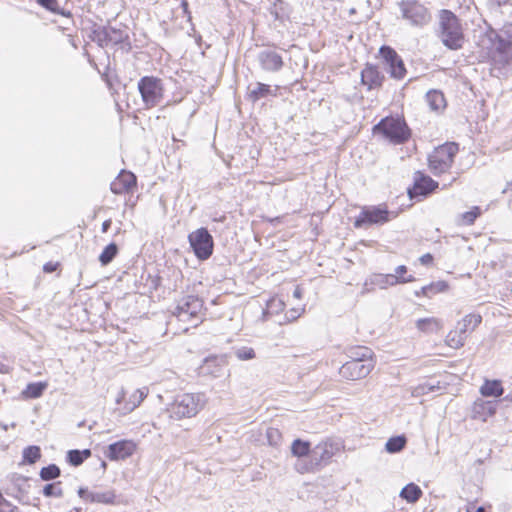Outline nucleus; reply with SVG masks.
<instances>
[{
    "mask_svg": "<svg viewBox=\"0 0 512 512\" xmlns=\"http://www.w3.org/2000/svg\"><path fill=\"white\" fill-rule=\"evenodd\" d=\"M339 450V444L331 441L319 443L313 450L314 458L323 463H327Z\"/></svg>",
    "mask_w": 512,
    "mask_h": 512,
    "instance_id": "obj_17",
    "label": "nucleus"
},
{
    "mask_svg": "<svg viewBox=\"0 0 512 512\" xmlns=\"http://www.w3.org/2000/svg\"><path fill=\"white\" fill-rule=\"evenodd\" d=\"M43 495L46 497H62L63 490L60 487V482L47 484L43 488Z\"/></svg>",
    "mask_w": 512,
    "mask_h": 512,
    "instance_id": "obj_43",
    "label": "nucleus"
},
{
    "mask_svg": "<svg viewBox=\"0 0 512 512\" xmlns=\"http://www.w3.org/2000/svg\"><path fill=\"white\" fill-rule=\"evenodd\" d=\"M476 512H485V508H484V507H482V506H481V507H478V508L476 509Z\"/></svg>",
    "mask_w": 512,
    "mask_h": 512,
    "instance_id": "obj_54",
    "label": "nucleus"
},
{
    "mask_svg": "<svg viewBox=\"0 0 512 512\" xmlns=\"http://www.w3.org/2000/svg\"><path fill=\"white\" fill-rule=\"evenodd\" d=\"M448 289V284L445 281H437L434 283H431L427 286H424L421 288L420 291L416 292L417 296L423 295L428 298H431L432 296L445 292Z\"/></svg>",
    "mask_w": 512,
    "mask_h": 512,
    "instance_id": "obj_27",
    "label": "nucleus"
},
{
    "mask_svg": "<svg viewBox=\"0 0 512 512\" xmlns=\"http://www.w3.org/2000/svg\"><path fill=\"white\" fill-rule=\"evenodd\" d=\"M60 476V469L57 465L51 464L43 467L40 471V477L44 481L53 480Z\"/></svg>",
    "mask_w": 512,
    "mask_h": 512,
    "instance_id": "obj_39",
    "label": "nucleus"
},
{
    "mask_svg": "<svg viewBox=\"0 0 512 512\" xmlns=\"http://www.w3.org/2000/svg\"><path fill=\"white\" fill-rule=\"evenodd\" d=\"M414 277L409 275L408 277H398L397 275L392 274H375L371 277V284L379 287L380 289H385L388 286H394L399 283H408L413 282Z\"/></svg>",
    "mask_w": 512,
    "mask_h": 512,
    "instance_id": "obj_16",
    "label": "nucleus"
},
{
    "mask_svg": "<svg viewBox=\"0 0 512 512\" xmlns=\"http://www.w3.org/2000/svg\"><path fill=\"white\" fill-rule=\"evenodd\" d=\"M249 99L253 102H256L262 98H265L269 95H275L273 90L270 88L269 85L263 84V83H256L253 88L249 87Z\"/></svg>",
    "mask_w": 512,
    "mask_h": 512,
    "instance_id": "obj_26",
    "label": "nucleus"
},
{
    "mask_svg": "<svg viewBox=\"0 0 512 512\" xmlns=\"http://www.w3.org/2000/svg\"><path fill=\"white\" fill-rule=\"evenodd\" d=\"M458 150V144L454 142H447L435 148L428 157V165L431 172L434 175H441L447 172L451 168Z\"/></svg>",
    "mask_w": 512,
    "mask_h": 512,
    "instance_id": "obj_4",
    "label": "nucleus"
},
{
    "mask_svg": "<svg viewBox=\"0 0 512 512\" xmlns=\"http://www.w3.org/2000/svg\"><path fill=\"white\" fill-rule=\"evenodd\" d=\"M509 191L512 192V180L507 182L506 187L503 189L502 193L505 194Z\"/></svg>",
    "mask_w": 512,
    "mask_h": 512,
    "instance_id": "obj_52",
    "label": "nucleus"
},
{
    "mask_svg": "<svg viewBox=\"0 0 512 512\" xmlns=\"http://www.w3.org/2000/svg\"><path fill=\"white\" fill-rule=\"evenodd\" d=\"M285 307L284 302L277 297H273L267 301L266 309L264 310V316L277 314L282 311Z\"/></svg>",
    "mask_w": 512,
    "mask_h": 512,
    "instance_id": "obj_37",
    "label": "nucleus"
},
{
    "mask_svg": "<svg viewBox=\"0 0 512 512\" xmlns=\"http://www.w3.org/2000/svg\"><path fill=\"white\" fill-rule=\"evenodd\" d=\"M389 66V72L392 77L396 79H402L406 73V69L404 67V63L401 60V58H398L394 62L388 65Z\"/></svg>",
    "mask_w": 512,
    "mask_h": 512,
    "instance_id": "obj_38",
    "label": "nucleus"
},
{
    "mask_svg": "<svg viewBox=\"0 0 512 512\" xmlns=\"http://www.w3.org/2000/svg\"><path fill=\"white\" fill-rule=\"evenodd\" d=\"M188 240L195 255L200 260L208 259L213 252V238L205 228H199L189 234Z\"/></svg>",
    "mask_w": 512,
    "mask_h": 512,
    "instance_id": "obj_9",
    "label": "nucleus"
},
{
    "mask_svg": "<svg viewBox=\"0 0 512 512\" xmlns=\"http://www.w3.org/2000/svg\"><path fill=\"white\" fill-rule=\"evenodd\" d=\"M37 2L48 10L55 11L57 7L56 0H37Z\"/></svg>",
    "mask_w": 512,
    "mask_h": 512,
    "instance_id": "obj_45",
    "label": "nucleus"
},
{
    "mask_svg": "<svg viewBox=\"0 0 512 512\" xmlns=\"http://www.w3.org/2000/svg\"><path fill=\"white\" fill-rule=\"evenodd\" d=\"M273 13L275 14V18H276V19L280 18V15L278 14V12H277V11H275V12H273Z\"/></svg>",
    "mask_w": 512,
    "mask_h": 512,
    "instance_id": "obj_55",
    "label": "nucleus"
},
{
    "mask_svg": "<svg viewBox=\"0 0 512 512\" xmlns=\"http://www.w3.org/2000/svg\"><path fill=\"white\" fill-rule=\"evenodd\" d=\"M182 5H183V7H186V6H187V2H186V1H183V2H182Z\"/></svg>",
    "mask_w": 512,
    "mask_h": 512,
    "instance_id": "obj_56",
    "label": "nucleus"
},
{
    "mask_svg": "<svg viewBox=\"0 0 512 512\" xmlns=\"http://www.w3.org/2000/svg\"><path fill=\"white\" fill-rule=\"evenodd\" d=\"M41 456L40 448L38 446H29L23 451V458L29 464L35 463Z\"/></svg>",
    "mask_w": 512,
    "mask_h": 512,
    "instance_id": "obj_41",
    "label": "nucleus"
},
{
    "mask_svg": "<svg viewBox=\"0 0 512 512\" xmlns=\"http://www.w3.org/2000/svg\"><path fill=\"white\" fill-rule=\"evenodd\" d=\"M91 456V451L89 449L85 450H70L67 454L68 461L73 466H79L83 463L85 459Z\"/></svg>",
    "mask_w": 512,
    "mask_h": 512,
    "instance_id": "obj_31",
    "label": "nucleus"
},
{
    "mask_svg": "<svg viewBox=\"0 0 512 512\" xmlns=\"http://www.w3.org/2000/svg\"><path fill=\"white\" fill-rule=\"evenodd\" d=\"M480 214V208L475 206L470 211H467L460 215V224L472 225Z\"/></svg>",
    "mask_w": 512,
    "mask_h": 512,
    "instance_id": "obj_40",
    "label": "nucleus"
},
{
    "mask_svg": "<svg viewBox=\"0 0 512 512\" xmlns=\"http://www.w3.org/2000/svg\"><path fill=\"white\" fill-rule=\"evenodd\" d=\"M138 90L145 109H151L159 105L163 100V83L161 79L157 77H142L138 82Z\"/></svg>",
    "mask_w": 512,
    "mask_h": 512,
    "instance_id": "obj_7",
    "label": "nucleus"
},
{
    "mask_svg": "<svg viewBox=\"0 0 512 512\" xmlns=\"http://www.w3.org/2000/svg\"><path fill=\"white\" fill-rule=\"evenodd\" d=\"M405 444L406 438L404 436H395L386 442L385 448L389 453H397L405 447Z\"/></svg>",
    "mask_w": 512,
    "mask_h": 512,
    "instance_id": "obj_35",
    "label": "nucleus"
},
{
    "mask_svg": "<svg viewBox=\"0 0 512 512\" xmlns=\"http://www.w3.org/2000/svg\"><path fill=\"white\" fill-rule=\"evenodd\" d=\"M439 384H440L439 382H437V383L425 382V383L419 384L418 386H416L413 389L412 395L419 397V396H422V395H425V394H428V393H431L434 391H438V390H440Z\"/></svg>",
    "mask_w": 512,
    "mask_h": 512,
    "instance_id": "obj_36",
    "label": "nucleus"
},
{
    "mask_svg": "<svg viewBox=\"0 0 512 512\" xmlns=\"http://www.w3.org/2000/svg\"><path fill=\"white\" fill-rule=\"evenodd\" d=\"M439 36L449 49L457 50L463 45L462 26L457 16L450 10L443 9L439 13Z\"/></svg>",
    "mask_w": 512,
    "mask_h": 512,
    "instance_id": "obj_2",
    "label": "nucleus"
},
{
    "mask_svg": "<svg viewBox=\"0 0 512 512\" xmlns=\"http://www.w3.org/2000/svg\"><path fill=\"white\" fill-rule=\"evenodd\" d=\"M78 495L85 501H89L91 503H101L106 505L116 504V494L113 490H105V491H89L85 488H80L78 490Z\"/></svg>",
    "mask_w": 512,
    "mask_h": 512,
    "instance_id": "obj_13",
    "label": "nucleus"
},
{
    "mask_svg": "<svg viewBox=\"0 0 512 512\" xmlns=\"http://www.w3.org/2000/svg\"><path fill=\"white\" fill-rule=\"evenodd\" d=\"M433 261V256L430 253H426L420 257V262L423 265H428Z\"/></svg>",
    "mask_w": 512,
    "mask_h": 512,
    "instance_id": "obj_47",
    "label": "nucleus"
},
{
    "mask_svg": "<svg viewBox=\"0 0 512 512\" xmlns=\"http://www.w3.org/2000/svg\"><path fill=\"white\" fill-rule=\"evenodd\" d=\"M136 185V176L128 171H121L111 183L110 189L114 194H123L131 191Z\"/></svg>",
    "mask_w": 512,
    "mask_h": 512,
    "instance_id": "obj_15",
    "label": "nucleus"
},
{
    "mask_svg": "<svg viewBox=\"0 0 512 512\" xmlns=\"http://www.w3.org/2000/svg\"><path fill=\"white\" fill-rule=\"evenodd\" d=\"M407 272V267L405 265H400L395 269V273L393 275H397L398 277H404V274Z\"/></svg>",
    "mask_w": 512,
    "mask_h": 512,
    "instance_id": "obj_48",
    "label": "nucleus"
},
{
    "mask_svg": "<svg viewBox=\"0 0 512 512\" xmlns=\"http://www.w3.org/2000/svg\"><path fill=\"white\" fill-rule=\"evenodd\" d=\"M380 54L382 58L386 61L387 65L391 64L392 62L400 58L395 50L387 46L381 47Z\"/></svg>",
    "mask_w": 512,
    "mask_h": 512,
    "instance_id": "obj_44",
    "label": "nucleus"
},
{
    "mask_svg": "<svg viewBox=\"0 0 512 512\" xmlns=\"http://www.w3.org/2000/svg\"><path fill=\"white\" fill-rule=\"evenodd\" d=\"M206 403L207 398L203 393H182L175 396L166 411L169 419L180 421L195 417Z\"/></svg>",
    "mask_w": 512,
    "mask_h": 512,
    "instance_id": "obj_1",
    "label": "nucleus"
},
{
    "mask_svg": "<svg viewBox=\"0 0 512 512\" xmlns=\"http://www.w3.org/2000/svg\"><path fill=\"white\" fill-rule=\"evenodd\" d=\"M503 392L504 389L499 380H485L480 387V393L484 397H499Z\"/></svg>",
    "mask_w": 512,
    "mask_h": 512,
    "instance_id": "obj_24",
    "label": "nucleus"
},
{
    "mask_svg": "<svg viewBox=\"0 0 512 512\" xmlns=\"http://www.w3.org/2000/svg\"><path fill=\"white\" fill-rule=\"evenodd\" d=\"M422 495L420 487L414 483L407 484L400 492V497L409 503L416 502Z\"/></svg>",
    "mask_w": 512,
    "mask_h": 512,
    "instance_id": "obj_29",
    "label": "nucleus"
},
{
    "mask_svg": "<svg viewBox=\"0 0 512 512\" xmlns=\"http://www.w3.org/2000/svg\"><path fill=\"white\" fill-rule=\"evenodd\" d=\"M373 368V362L347 361L340 367L339 374L347 380L354 381L368 376Z\"/></svg>",
    "mask_w": 512,
    "mask_h": 512,
    "instance_id": "obj_11",
    "label": "nucleus"
},
{
    "mask_svg": "<svg viewBox=\"0 0 512 512\" xmlns=\"http://www.w3.org/2000/svg\"><path fill=\"white\" fill-rule=\"evenodd\" d=\"M111 223L112 221L110 219L108 220H105L103 223H102V232L103 233H106L108 231V229L110 228L111 226Z\"/></svg>",
    "mask_w": 512,
    "mask_h": 512,
    "instance_id": "obj_49",
    "label": "nucleus"
},
{
    "mask_svg": "<svg viewBox=\"0 0 512 512\" xmlns=\"http://www.w3.org/2000/svg\"><path fill=\"white\" fill-rule=\"evenodd\" d=\"M482 322V317L479 314L465 315L460 321L457 322L456 327L463 335L468 336V332L474 331Z\"/></svg>",
    "mask_w": 512,
    "mask_h": 512,
    "instance_id": "obj_22",
    "label": "nucleus"
},
{
    "mask_svg": "<svg viewBox=\"0 0 512 512\" xmlns=\"http://www.w3.org/2000/svg\"><path fill=\"white\" fill-rule=\"evenodd\" d=\"M137 445L133 440H120L107 447L106 456L112 461L125 460L133 455Z\"/></svg>",
    "mask_w": 512,
    "mask_h": 512,
    "instance_id": "obj_12",
    "label": "nucleus"
},
{
    "mask_svg": "<svg viewBox=\"0 0 512 512\" xmlns=\"http://www.w3.org/2000/svg\"><path fill=\"white\" fill-rule=\"evenodd\" d=\"M273 435H278V430L277 429H273V428L268 429L267 437H268L270 442H272L271 438L273 437Z\"/></svg>",
    "mask_w": 512,
    "mask_h": 512,
    "instance_id": "obj_50",
    "label": "nucleus"
},
{
    "mask_svg": "<svg viewBox=\"0 0 512 512\" xmlns=\"http://www.w3.org/2000/svg\"><path fill=\"white\" fill-rule=\"evenodd\" d=\"M46 388V384L42 382L38 383H30L27 385L26 389L23 391V395L26 398H38L40 397Z\"/></svg>",
    "mask_w": 512,
    "mask_h": 512,
    "instance_id": "obj_34",
    "label": "nucleus"
},
{
    "mask_svg": "<svg viewBox=\"0 0 512 512\" xmlns=\"http://www.w3.org/2000/svg\"><path fill=\"white\" fill-rule=\"evenodd\" d=\"M474 413L485 421L496 413V406L491 401L478 400L474 403Z\"/></svg>",
    "mask_w": 512,
    "mask_h": 512,
    "instance_id": "obj_25",
    "label": "nucleus"
},
{
    "mask_svg": "<svg viewBox=\"0 0 512 512\" xmlns=\"http://www.w3.org/2000/svg\"><path fill=\"white\" fill-rule=\"evenodd\" d=\"M118 253V247L115 243L107 245L99 256V261L103 266L108 265Z\"/></svg>",
    "mask_w": 512,
    "mask_h": 512,
    "instance_id": "obj_33",
    "label": "nucleus"
},
{
    "mask_svg": "<svg viewBox=\"0 0 512 512\" xmlns=\"http://www.w3.org/2000/svg\"><path fill=\"white\" fill-rule=\"evenodd\" d=\"M258 59L261 67L267 71H278L283 66L282 57L274 51H262Z\"/></svg>",
    "mask_w": 512,
    "mask_h": 512,
    "instance_id": "obj_18",
    "label": "nucleus"
},
{
    "mask_svg": "<svg viewBox=\"0 0 512 512\" xmlns=\"http://www.w3.org/2000/svg\"><path fill=\"white\" fill-rule=\"evenodd\" d=\"M310 452V443L301 439H296L291 445V453L295 457H303Z\"/></svg>",
    "mask_w": 512,
    "mask_h": 512,
    "instance_id": "obj_32",
    "label": "nucleus"
},
{
    "mask_svg": "<svg viewBox=\"0 0 512 512\" xmlns=\"http://www.w3.org/2000/svg\"><path fill=\"white\" fill-rule=\"evenodd\" d=\"M293 296L296 299H300L302 297V289L300 287H296L293 291Z\"/></svg>",
    "mask_w": 512,
    "mask_h": 512,
    "instance_id": "obj_51",
    "label": "nucleus"
},
{
    "mask_svg": "<svg viewBox=\"0 0 512 512\" xmlns=\"http://www.w3.org/2000/svg\"><path fill=\"white\" fill-rule=\"evenodd\" d=\"M347 356L350 358L349 361L355 362H373L372 361V350L365 346H355L347 350Z\"/></svg>",
    "mask_w": 512,
    "mask_h": 512,
    "instance_id": "obj_23",
    "label": "nucleus"
},
{
    "mask_svg": "<svg viewBox=\"0 0 512 512\" xmlns=\"http://www.w3.org/2000/svg\"><path fill=\"white\" fill-rule=\"evenodd\" d=\"M426 100L432 110L437 111L445 107L444 95L439 91L428 92Z\"/></svg>",
    "mask_w": 512,
    "mask_h": 512,
    "instance_id": "obj_30",
    "label": "nucleus"
},
{
    "mask_svg": "<svg viewBox=\"0 0 512 512\" xmlns=\"http://www.w3.org/2000/svg\"><path fill=\"white\" fill-rule=\"evenodd\" d=\"M400 17L409 25L422 28L431 22V13L416 0H403L398 3Z\"/></svg>",
    "mask_w": 512,
    "mask_h": 512,
    "instance_id": "obj_5",
    "label": "nucleus"
},
{
    "mask_svg": "<svg viewBox=\"0 0 512 512\" xmlns=\"http://www.w3.org/2000/svg\"><path fill=\"white\" fill-rule=\"evenodd\" d=\"M389 220V211L386 208L371 206L365 207L361 211L354 225L356 228H360L364 225L384 224Z\"/></svg>",
    "mask_w": 512,
    "mask_h": 512,
    "instance_id": "obj_10",
    "label": "nucleus"
},
{
    "mask_svg": "<svg viewBox=\"0 0 512 512\" xmlns=\"http://www.w3.org/2000/svg\"><path fill=\"white\" fill-rule=\"evenodd\" d=\"M374 133L382 134L386 139L395 144L407 141L410 137V129L404 119L400 117H386L373 128Z\"/></svg>",
    "mask_w": 512,
    "mask_h": 512,
    "instance_id": "obj_3",
    "label": "nucleus"
},
{
    "mask_svg": "<svg viewBox=\"0 0 512 512\" xmlns=\"http://www.w3.org/2000/svg\"><path fill=\"white\" fill-rule=\"evenodd\" d=\"M415 326L422 333L433 334L443 328V322L436 317H427L416 320Z\"/></svg>",
    "mask_w": 512,
    "mask_h": 512,
    "instance_id": "obj_21",
    "label": "nucleus"
},
{
    "mask_svg": "<svg viewBox=\"0 0 512 512\" xmlns=\"http://www.w3.org/2000/svg\"><path fill=\"white\" fill-rule=\"evenodd\" d=\"M414 186L409 190L410 197L413 198L416 195L425 196L430 192L434 191L438 187V183L431 177L426 176L420 172L415 174Z\"/></svg>",
    "mask_w": 512,
    "mask_h": 512,
    "instance_id": "obj_14",
    "label": "nucleus"
},
{
    "mask_svg": "<svg viewBox=\"0 0 512 512\" xmlns=\"http://www.w3.org/2000/svg\"><path fill=\"white\" fill-rule=\"evenodd\" d=\"M303 311H304V308H293L290 310V315L289 316L287 315V319L295 320L298 317H300V315L302 314Z\"/></svg>",
    "mask_w": 512,
    "mask_h": 512,
    "instance_id": "obj_46",
    "label": "nucleus"
},
{
    "mask_svg": "<svg viewBox=\"0 0 512 512\" xmlns=\"http://www.w3.org/2000/svg\"><path fill=\"white\" fill-rule=\"evenodd\" d=\"M491 42L489 47V57L493 65V69H503L512 64V43L498 36L497 33L491 32L488 36Z\"/></svg>",
    "mask_w": 512,
    "mask_h": 512,
    "instance_id": "obj_6",
    "label": "nucleus"
},
{
    "mask_svg": "<svg viewBox=\"0 0 512 512\" xmlns=\"http://www.w3.org/2000/svg\"><path fill=\"white\" fill-rule=\"evenodd\" d=\"M124 395H125V394H124V391H123V390H121V391H120V393L118 394L117 398H116V403H117V404H120V403H121V401L124 399Z\"/></svg>",
    "mask_w": 512,
    "mask_h": 512,
    "instance_id": "obj_53",
    "label": "nucleus"
},
{
    "mask_svg": "<svg viewBox=\"0 0 512 512\" xmlns=\"http://www.w3.org/2000/svg\"><path fill=\"white\" fill-rule=\"evenodd\" d=\"M383 76L379 73L376 67L372 65H366L361 72V81L364 85L368 86L369 89H373L381 86Z\"/></svg>",
    "mask_w": 512,
    "mask_h": 512,
    "instance_id": "obj_20",
    "label": "nucleus"
},
{
    "mask_svg": "<svg viewBox=\"0 0 512 512\" xmlns=\"http://www.w3.org/2000/svg\"><path fill=\"white\" fill-rule=\"evenodd\" d=\"M466 339L467 335H463L462 332L455 328L449 331V333L446 336L445 342L449 347L453 349H459L464 346Z\"/></svg>",
    "mask_w": 512,
    "mask_h": 512,
    "instance_id": "obj_28",
    "label": "nucleus"
},
{
    "mask_svg": "<svg viewBox=\"0 0 512 512\" xmlns=\"http://www.w3.org/2000/svg\"><path fill=\"white\" fill-rule=\"evenodd\" d=\"M149 394V389L147 387L136 389L130 396L128 401L125 403L122 409L119 410V415L124 416L128 413H131L134 409H136L142 401Z\"/></svg>",
    "mask_w": 512,
    "mask_h": 512,
    "instance_id": "obj_19",
    "label": "nucleus"
},
{
    "mask_svg": "<svg viewBox=\"0 0 512 512\" xmlns=\"http://www.w3.org/2000/svg\"><path fill=\"white\" fill-rule=\"evenodd\" d=\"M202 309L203 301L196 296L189 295L179 301L173 314L179 321L192 322L193 326H197Z\"/></svg>",
    "mask_w": 512,
    "mask_h": 512,
    "instance_id": "obj_8",
    "label": "nucleus"
},
{
    "mask_svg": "<svg viewBox=\"0 0 512 512\" xmlns=\"http://www.w3.org/2000/svg\"><path fill=\"white\" fill-rule=\"evenodd\" d=\"M234 355L238 360L241 361L251 360L254 359L256 356L254 349L246 346L236 348L234 351Z\"/></svg>",
    "mask_w": 512,
    "mask_h": 512,
    "instance_id": "obj_42",
    "label": "nucleus"
}]
</instances>
